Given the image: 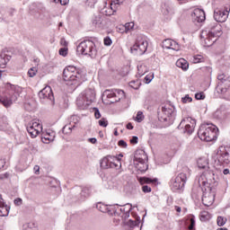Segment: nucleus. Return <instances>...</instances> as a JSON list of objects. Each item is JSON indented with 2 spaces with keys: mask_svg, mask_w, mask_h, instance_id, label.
I'll use <instances>...</instances> for the list:
<instances>
[{
  "mask_svg": "<svg viewBox=\"0 0 230 230\" xmlns=\"http://www.w3.org/2000/svg\"><path fill=\"white\" fill-rule=\"evenodd\" d=\"M198 184L203 193L202 202L209 208L215 202V191L218 186V181L215 178V172H207L198 177Z\"/></svg>",
  "mask_w": 230,
  "mask_h": 230,
  "instance_id": "f257e3e1",
  "label": "nucleus"
},
{
  "mask_svg": "<svg viewBox=\"0 0 230 230\" xmlns=\"http://www.w3.org/2000/svg\"><path fill=\"white\" fill-rule=\"evenodd\" d=\"M6 88L9 89V93L4 97H0V103L4 107H11L14 102H17L19 96L22 93V88L17 85L7 84Z\"/></svg>",
  "mask_w": 230,
  "mask_h": 230,
  "instance_id": "f03ea898",
  "label": "nucleus"
},
{
  "mask_svg": "<svg viewBox=\"0 0 230 230\" xmlns=\"http://www.w3.org/2000/svg\"><path fill=\"white\" fill-rule=\"evenodd\" d=\"M201 141H215L218 137V128L213 124H202L198 131Z\"/></svg>",
  "mask_w": 230,
  "mask_h": 230,
  "instance_id": "7ed1b4c3",
  "label": "nucleus"
},
{
  "mask_svg": "<svg viewBox=\"0 0 230 230\" xmlns=\"http://www.w3.org/2000/svg\"><path fill=\"white\" fill-rule=\"evenodd\" d=\"M222 35V25L216 23L212 26L211 31L208 32V31H202L200 34V38L204 40V46L209 48V46H213L215 44L214 40L215 37H220Z\"/></svg>",
  "mask_w": 230,
  "mask_h": 230,
  "instance_id": "20e7f679",
  "label": "nucleus"
},
{
  "mask_svg": "<svg viewBox=\"0 0 230 230\" xmlns=\"http://www.w3.org/2000/svg\"><path fill=\"white\" fill-rule=\"evenodd\" d=\"M95 99L96 93L94 92V89L88 88L77 97L76 105L82 111H85V109H87V107H89Z\"/></svg>",
  "mask_w": 230,
  "mask_h": 230,
  "instance_id": "39448f33",
  "label": "nucleus"
},
{
  "mask_svg": "<svg viewBox=\"0 0 230 230\" xmlns=\"http://www.w3.org/2000/svg\"><path fill=\"white\" fill-rule=\"evenodd\" d=\"M63 80L65 82H72L70 85H80L82 83V74L74 66H69L63 71Z\"/></svg>",
  "mask_w": 230,
  "mask_h": 230,
  "instance_id": "423d86ee",
  "label": "nucleus"
},
{
  "mask_svg": "<svg viewBox=\"0 0 230 230\" xmlns=\"http://www.w3.org/2000/svg\"><path fill=\"white\" fill-rule=\"evenodd\" d=\"M217 166H229L230 164V153L229 148L221 146L216 150L212 155Z\"/></svg>",
  "mask_w": 230,
  "mask_h": 230,
  "instance_id": "0eeeda50",
  "label": "nucleus"
},
{
  "mask_svg": "<svg viewBox=\"0 0 230 230\" xmlns=\"http://www.w3.org/2000/svg\"><path fill=\"white\" fill-rule=\"evenodd\" d=\"M189 177L190 172L188 173L180 172L177 176L172 177L169 182L172 191H182Z\"/></svg>",
  "mask_w": 230,
  "mask_h": 230,
  "instance_id": "6e6552de",
  "label": "nucleus"
},
{
  "mask_svg": "<svg viewBox=\"0 0 230 230\" xmlns=\"http://www.w3.org/2000/svg\"><path fill=\"white\" fill-rule=\"evenodd\" d=\"M76 49L77 53L91 57V58H95L98 53V50H96V45L91 40L81 41Z\"/></svg>",
  "mask_w": 230,
  "mask_h": 230,
  "instance_id": "1a4fd4ad",
  "label": "nucleus"
},
{
  "mask_svg": "<svg viewBox=\"0 0 230 230\" xmlns=\"http://www.w3.org/2000/svg\"><path fill=\"white\" fill-rule=\"evenodd\" d=\"M146 49H148V39L146 36L138 35L134 46L131 47V52L134 55L141 56L146 53Z\"/></svg>",
  "mask_w": 230,
  "mask_h": 230,
  "instance_id": "9d476101",
  "label": "nucleus"
},
{
  "mask_svg": "<svg viewBox=\"0 0 230 230\" xmlns=\"http://www.w3.org/2000/svg\"><path fill=\"white\" fill-rule=\"evenodd\" d=\"M173 112H175V107L170 104L163 106L162 112L158 117L159 121L165 123V125H172L173 121Z\"/></svg>",
  "mask_w": 230,
  "mask_h": 230,
  "instance_id": "9b49d317",
  "label": "nucleus"
},
{
  "mask_svg": "<svg viewBox=\"0 0 230 230\" xmlns=\"http://www.w3.org/2000/svg\"><path fill=\"white\" fill-rule=\"evenodd\" d=\"M101 168L102 170H109V168H115L119 170L121 166V162H119V158L112 155H107L101 160Z\"/></svg>",
  "mask_w": 230,
  "mask_h": 230,
  "instance_id": "f8f14e48",
  "label": "nucleus"
},
{
  "mask_svg": "<svg viewBox=\"0 0 230 230\" xmlns=\"http://www.w3.org/2000/svg\"><path fill=\"white\" fill-rule=\"evenodd\" d=\"M197 125V121L191 117L184 118L178 126L179 130H183L184 134L191 135L193 134V130H195V126Z\"/></svg>",
  "mask_w": 230,
  "mask_h": 230,
  "instance_id": "ddd939ff",
  "label": "nucleus"
},
{
  "mask_svg": "<svg viewBox=\"0 0 230 230\" xmlns=\"http://www.w3.org/2000/svg\"><path fill=\"white\" fill-rule=\"evenodd\" d=\"M139 155L141 156H139ZM139 155L136 153L134 157V165L138 172H146L148 170V164H146V154H145V151H140Z\"/></svg>",
  "mask_w": 230,
  "mask_h": 230,
  "instance_id": "4468645a",
  "label": "nucleus"
},
{
  "mask_svg": "<svg viewBox=\"0 0 230 230\" xmlns=\"http://www.w3.org/2000/svg\"><path fill=\"white\" fill-rule=\"evenodd\" d=\"M39 98L41 102L55 104V95H53V90L51 86H45L41 91L39 92Z\"/></svg>",
  "mask_w": 230,
  "mask_h": 230,
  "instance_id": "2eb2a0df",
  "label": "nucleus"
},
{
  "mask_svg": "<svg viewBox=\"0 0 230 230\" xmlns=\"http://www.w3.org/2000/svg\"><path fill=\"white\" fill-rule=\"evenodd\" d=\"M27 132L31 137H37L42 132V124L39 121L32 120L27 125Z\"/></svg>",
  "mask_w": 230,
  "mask_h": 230,
  "instance_id": "dca6fc26",
  "label": "nucleus"
},
{
  "mask_svg": "<svg viewBox=\"0 0 230 230\" xmlns=\"http://www.w3.org/2000/svg\"><path fill=\"white\" fill-rule=\"evenodd\" d=\"M137 181L142 186L143 193H150L152 191V188L145 184H155V182L157 181V179H152L148 177H137Z\"/></svg>",
  "mask_w": 230,
  "mask_h": 230,
  "instance_id": "f3484780",
  "label": "nucleus"
},
{
  "mask_svg": "<svg viewBox=\"0 0 230 230\" xmlns=\"http://www.w3.org/2000/svg\"><path fill=\"white\" fill-rule=\"evenodd\" d=\"M229 17L228 9L217 8L214 10V19L217 22H226Z\"/></svg>",
  "mask_w": 230,
  "mask_h": 230,
  "instance_id": "a211bd4d",
  "label": "nucleus"
},
{
  "mask_svg": "<svg viewBox=\"0 0 230 230\" xmlns=\"http://www.w3.org/2000/svg\"><path fill=\"white\" fill-rule=\"evenodd\" d=\"M163 48L164 49H172V51H180L181 50V45H179V43H177V41L173 40H164L163 41Z\"/></svg>",
  "mask_w": 230,
  "mask_h": 230,
  "instance_id": "6ab92c4d",
  "label": "nucleus"
},
{
  "mask_svg": "<svg viewBox=\"0 0 230 230\" xmlns=\"http://www.w3.org/2000/svg\"><path fill=\"white\" fill-rule=\"evenodd\" d=\"M123 3H125V0H112L111 9H109V11H104L105 15H112L114 12H116V10H118V8L123 4Z\"/></svg>",
  "mask_w": 230,
  "mask_h": 230,
  "instance_id": "aec40b11",
  "label": "nucleus"
},
{
  "mask_svg": "<svg viewBox=\"0 0 230 230\" xmlns=\"http://www.w3.org/2000/svg\"><path fill=\"white\" fill-rule=\"evenodd\" d=\"M162 13L167 17H172L173 15V5H172V3L170 2H164L162 4Z\"/></svg>",
  "mask_w": 230,
  "mask_h": 230,
  "instance_id": "412c9836",
  "label": "nucleus"
},
{
  "mask_svg": "<svg viewBox=\"0 0 230 230\" xmlns=\"http://www.w3.org/2000/svg\"><path fill=\"white\" fill-rule=\"evenodd\" d=\"M192 17L197 22H204L206 21V13L202 9H195Z\"/></svg>",
  "mask_w": 230,
  "mask_h": 230,
  "instance_id": "4be33fe9",
  "label": "nucleus"
},
{
  "mask_svg": "<svg viewBox=\"0 0 230 230\" xmlns=\"http://www.w3.org/2000/svg\"><path fill=\"white\" fill-rule=\"evenodd\" d=\"M92 24L94 28H105V20L102 15H95L92 19Z\"/></svg>",
  "mask_w": 230,
  "mask_h": 230,
  "instance_id": "5701e85b",
  "label": "nucleus"
},
{
  "mask_svg": "<svg viewBox=\"0 0 230 230\" xmlns=\"http://www.w3.org/2000/svg\"><path fill=\"white\" fill-rule=\"evenodd\" d=\"M8 213H10V207L6 205L3 196L0 195V217H8Z\"/></svg>",
  "mask_w": 230,
  "mask_h": 230,
  "instance_id": "b1692460",
  "label": "nucleus"
},
{
  "mask_svg": "<svg viewBox=\"0 0 230 230\" xmlns=\"http://www.w3.org/2000/svg\"><path fill=\"white\" fill-rule=\"evenodd\" d=\"M42 143H51V141H55V131L49 130L47 132L42 133L41 137Z\"/></svg>",
  "mask_w": 230,
  "mask_h": 230,
  "instance_id": "393cba45",
  "label": "nucleus"
},
{
  "mask_svg": "<svg viewBox=\"0 0 230 230\" xmlns=\"http://www.w3.org/2000/svg\"><path fill=\"white\" fill-rule=\"evenodd\" d=\"M198 168L200 170H206L203 173L210 172L213 173L212 171H209V162L206 158H199L198 159Z\"/></svg>",
  "mask_w": 230,
  "mask_h": 230,
  "instance_id": "a878e982",
  "label": "nucleus"
},
{
  "mask_svg": "<svg viewBox=\"0 0 230 230\" xmlns=\"http://www.w3.org/2000/svg\"><path fill=\"white\" fill-rule=\"evenodd\" d=\"M77 191H80V194L78 196L79 200H84L91 195V190L88 187L84 188H78Z\"/></svg>",
  "mask_w": 230,
  "mask_h": 230,
  "instance_id": "bb28decb",
  "label": "nucleus"
},
{
  "mask_svg": "<svg viewBox=\"0 0 230 230\" xmlns=\"http://www.w3.org/2000/svg\"><path fill=\"white\" fill-rule=\"evenodd\" d=\"M146 73H148V66H146L145 64L138 65L137 78H141V76H144Z\"/></svg>",
  "mask_w": 230,
  "mask_h": 230,
  "instance_id": "cd10ccee",
  "label": "nucleus"
},
{
  "mask_svg": "<svg viewBox=\"0 0 230 230\" xmlns=\"http://www.w3.org/2000/svg\"><path fill=\"white\" fill-rule=\"evenodd\" d=\"M177 67H180L183 71H188V68L190 67V64H188V61L184 58H180L176 61Z\"/></svg>",
  "mask_w": 230,
  "mask_h": 230,
  "instance_id": "c85d7f7f",
  "label": "nucleus"
},
{
  "mask_svg": "<svg viewBox=\"0 0 230 230\" xmlns=\"http://www.w3.org/2000/svg\"><path fill=\"white\" fill-rule=\"evenodd\" d=\"M11 58L12 57L7 54H0V67H4L8 64V62H10Z\"/></svg>",
  "mask_w": 230,
  "mask_h": 230,
  "instance_id": "c756f323",
  "label": "nucleus"
},
{
  "mask_svg": "<svg viewBox=\"0 0 230 230\" xmlns=\"http://www.w3.org/2000/svg\"><path fill=\"white\" fill-rule=\"evenodd\" d=\"M119 211L121 213H124L125 217H130V211H132V205L128 203L124 206H121L119 208Z\"/></svg>",
  "mask_w": 230,
  "mask_h": 230,
  "instance_id": "7c9ffc66",
  "label": "nucleus"
},
{
  "mask_svg": "<svg viewBox=\"0 0 230 230\" xmlns=\"http://www.w3.org/2000/svg\"><path fill=\"white\" fill-rule=\"evenodd\" d=\"M116 93L115 100L111 101V103H115L116 102H119L121 98H125V92L123 90H114Z\"/></svg>",
  "mask_w": 230,
  "mask_h": 230,
  "instance_id": "2f4dec72",
  "label": "nucleus"
},
{
  "mask_svg": "<svg viewBox=\"0 0 230 230\" xmlns=\"http://www.w3.org/2000/svg\"><path fill=\"white\" fill-rule=\"evenodd\" d=\"M96 208L99 211H101V213H109V211H111L109 207L102 202L97 203Z\"/></svg>",
  "mask_w": 230,
  "mask_h": 230,
  "instance_id": "473e14b6",
  "label": "nucleus"
},
{
  "mask_svg": "<svg viewBox=\"0 0 230 230\" xmlns=\"http://www.w3.org/2000/svg\"><path fill=\"white\" fill-rule=\"evenodd\" d=\"M215 118H217L218 119H226L227 118V115H226V111L219 109L215 112Z\"/></svg>",
  "mask_w": 230,
  "mask_h": 230,
  "instance_id": "72a5a7b5",
  "label": "nucleus"
},
{
  "mask_svg": "<svg viewBox=\"0 0 230 230\" xmlns=\"http://www.w3.org/2000/svg\"><path fill=\"white\" fill-rule=\"evenodd\" d=\"M103 96H106L109 99L116 100V93L115 90H105L103 93Z\"/></svg>",
  "mask_w": 230,
  "mask_h": 230,
  "instance_id": "f704fd0d",
  "label": "nucleus"
},
{
  "mask_svg": "<svg viewBox=\"0 0 230 230\" xmlns=\"http://www.w3.org/2000/svg\"><path fill=\"white\" fill-rule=\"evenodd\" d=\"M75 127L76 126L75 124H66L62 129L63 134H71V132H73V128H75Z\"/></svg>",
  "mask_w": 230,
  "mask_h": 230,
  "instance_id": "c9c22d12",
  "label": "nucleus"
},
{
  "mask_svg": "<svg viewBox=\"0 0 230 230\" xmlns=\"http://www.w3.org/2000/svg\"><path fill=\"white\" fill-rule=\"evenodd\" d=\"M23 230H38L37 224L27 223L23 226Z\"/></svg>",
  "mask_w": 230,
  "mask_h": 230,
  "instance_id": "e433bc0d",
  "label": "nucleus"
},
{
  "mask_svg": "<svg viewBox=\"0 0 230 230\" xmlns=\"http://www.w3.org/2000/svg\"><path fill=\"white\" fill-rule=\"evenodd\" d=\"M227 86L226 87H222V84L220 83L217 84V86L216 88L217 93H218V94H226V93H227Z\"/></svg>",
  "mask_w": 230,
  "mask_h": 230,
  "instance_id": "4c0bfd02",
  "label": "nucleus"
},
{
  "mask_svg": "<svg viewBox=\"0 0 230 230\" xmlns=\"http://www.w3.org/2000/svg\"><path fill=\"white\" fill-rule=\"evenodd\" d=\"M200 218L201 220H204V221L209 220V218H211V214H209V212L208 211H202L200 213Z\"/></svg>",
  "mask_w": 230,
  "mask_h": 230,
  "instance_id": "58836bf2",
  "label": "nucleus"
},
{
  "mask_svg": "<svg viewBox=\"0 0 230 230\" xmlns=\"http://www.w3.org/2000/svg\"><path fill=\"white\" fill-rule=\"evenodd\" d=\"M230 75H226V74H219L217 75V80L221 83V84H225L227 77H229Z\"/></svg>",
  "mask_w": 230,
  "mask_h": 230,
  "instance_id": "ea45409f",
  "label": "nucleus"
},
{
  "mask_svg": "<svg viewBox=\"0 0 230 230\" xmlns=\"http://www.w3.org/2000/svg\"><path fill=\"white\" fill-rule=\"evenodd\" d=\"M204 58L200 55H196L192 58L193 64H200V62H203Z\"/></svg>",
  "mask_w": 230,
  "mask_h": 230,
  "instance_id": "a19ab883",
  "label": "nucleus"
},
{
  "mask_svg": "<svg viewBox=\"0 0 230 230\" xmlns=\"http://www.w3.org/2000/svg\"><path fill=\"white\" fill-rule=\"evenodd\" d=\"M217 226H219L220 227H222V226H224V225L227 222V219L225 218L224 217L219 216V217H217Z\"/></svg>",
  "mask_w": 230,
  "mask_h": 230,
  "instance_id": "79ce46f5",
  "label": "nucleus"
},
{
  "mask_svg": "<svg viewBox=\"0 0 230 230\" xmlns=\"http://www.w3.org/2000/svg\"><path fill=\"white\" fill-rule=\"evenodd\" d=\"M143 119H145V115H143L142 111H138L137 113L135 121H137V123H141V121H143Z\"/></svg>",
  "mask_w": 230,
  "mask_h": 230,
  "instance_id": "37998d69",
  "label": "nucleus"
},
{
  "mask_svg": "<svg viewBox=\"0 0 230 230\" xmlns=\"http://www.w3.org/2000/svg\"><path fill=\"white\" fill-rule=\"evenodd\" d=\"M124 28H125L126 33L128 32V31H130V30H134V22H127V23L124 25Z\"/></svg>",
  "mask_w": 230,
  "mask_h": 230,
  "instance_id": "c03bdc74",
  "label": "nucleus"
},
{
  "mask_svg": "<svg viewBox=\"0 0 230 230\" xmlns=\"http://www.w3.org/2000/svg\"><path fill=\"white\" fill-rule=\"evenodd\" d=\"M181 102H182V103H191V102H193V99L191 97H190L189 94H187L181 98Z\"/></svg>",
  "mask_w": 230,
  "mask_h": 230,
  "instance_id": "a18cd8bd",
  "label": "nucleus"
},
{
  "mask_svg": "<svg viewBox=\"0 0 230 230\" xmlns=\"http://www.w3.org/2000/svg\"><path fill=\"white\" fill-rule=\"evenodd\" d=\"M35 75H37V68L36 67L30 68L28 71V75L31 78H33V76H35Z\"/></svg>",
  "mask_w": 230,
  "mask_h": 230,
  "instance_id": "49530a36",
  "label": "nucleus"
},
{
  "mask_svg": "<svg viewBox=\"0 0 230 230\" xmlns=\"http://www.w3.org/2000/svg\"><path fill=\"white\" fill-rule=\"evenodd\" d=\"M99 125L100 127H107L109 125V121L107 120V119L105 118H102L100 120H99Z\"/></svg>",
  "mask_w": 230,
  "mask_h": 230,
  "instance_id": "de8ad7c7",
  "label": "nucleus"
},
{
  "mask_svg": "<svg viewBox=\"0 0 230 230\" xmlns=\"http://www.w3.org/2000/svg\"><path fill=\"white\" fill-rule=\"evenodd\" d=\"M152 80H154V74L153 75H147L144 78L145 84H150V82H152Z\"/></svg>",
  "mask_w": 230,
  "mask_h": 230,
  "instance_id": "09e8293b",
  "label": "nucleus"
},
{
  "mask_svg": "<svg viewBox=\"0 0 230 230\" xmlns=\"http://www.w3.org/2000/svg\"><path fill=\"white\" fill-rule=\"evenodd\" d=\"M190 226H188V229H189V230H193V229H195V217H191V218L190 219Z\"/></svg>",
  "mask_w": 230,
  "mask_h": 230,
  "instance_id": "8fccbe9b",
  "label": "nucleus"
},
{
  "mask_svg": "<svg viewBox=\"0 0 230 230\" xmlns=\"http://www.w3.org/2000/svg\"><path fill=\"white\" fill-rule=\"evenodd\" d=\"M59 55L61 57H67V48H61L59 49Z\"/></svg>",
  "mask_w": 230,
  "mask_h": 230,
  "instance_id": "3c124183",
  "label": "nucleus"
},
{
  "mask_svg": "<svg viewBox=\"0 0 230 230\" xmlns=\"http://www.w3.org/2000/svg\"><path fill=\"white\" fill-rule=\"evenodd\" d=\"M196 100H204L206 98V95H204V93H198L195 94Z\"/></svg>",
  "mask_w": 230,
  "mask_h": 230,
  "instance_id": "603ef678",
  "label": "nucleus"
},
{
  "mask_svg": "<svg viewBox=\"0 0 230 230\" xmlns=\"http://www.w3.org/2000/svg\"><path fill=\"white\" fill-rule=\"evenodd\" d=\"M93 111H94V116H95L96 119H100L102 118L100 110H98V108H93Z\"/></svg>",
  "mask_w": 230,
  "mask_h": 230,
  "instance_id": "864d4df0",
  "label": "nucleus"
},
{
  "mask_svg": "<svg viewBox=\"0 0 230 230\" xmlns=\"http://www.w3.org/2000/svg\"><path fill=\"white\" fill-rule=\"evenodd\" d=\"M13 202H14L15 206H22V199L17 198V199H14Z\"/></svg>",
  "mask_w": 230,
  "mask_h": 230,
  "instance_id": "5fc2aeb1",
  "label": "nucleus"
},
{
  "mask_svg": "<svg viewBox=\"0 0 230 230\" xmlns=\"http://www.w3.org/2000/svg\"><path fill=\"white\" fill-rule=\"evenodd\" d=\"M111 44H112V40H111V38H105L104 46H111Z\"/></svg>",
  "mask_w": 230,
  "mask_h": 230,
  "instance_id": "6e6d98bb",
  "label": "nucleus"
},
{
  "mask_svg": "<svg viewBox=\"0 0 230 230\" xmlns=\"http://www.w3.org/2000/svg\"><path fill=\"white\" fill-rule=\"evenodd\" d=\"M118 145H119V146H121L122 148H127V142H125V140H119Z\"/></svg>",
  "mask_w": 230,
  "mask_h": 230,
  "instance_id": "4d7b16f0",
  "label": "nucleus"
},
{
  "mask_svg": "<svg viewBox=\"0 0 230 230\" xmlns=\"http://www.w3.org/2000/svg\"><path fill=\"white\" fill-rule=\"evenodd\" d=\"M88 6H91V8L94 7V4H96V0H87Z\"/></svg>",
  "mask_w": 230,
  "mask_h": 230,
  "instance_id": "13d9d810",
  "label": "nucleus"
},
{
  "mask_svg": "<svg viewBox=\"0 0 230 230\" xmlns=\"http://www.w3.org/2000/svg\"><path fill=\"white\" fill-rule=\"evenodd\" d=\"M137 141H138L137 137H133L130 139L131 145H137Z\"/></svg>",
  "mask_w": 230,
  "mask_h": 230,
  "instance_id": "bf43d9fd",
  "label": "nucleus"
},
{
  "mask_svg": "<svg viewBox=\"0 0 230 230\" xmlns=\"http://www.w3.org/2000/svg\"><path fill=\"white\" fill-rule=\"evenodd\" d=\"M88 142L92 143V145H96V143H98V140L96 139V137H92L88 138Z\"/></svg>",
  "mask_w": 230,
  "mask_h": 230,
  "instance_id": "052dcab7",
  "label": "nucleus"
},
{
  "mask_svg": "<svg viewBox=\"0 0 230 230\" xmlns=\"http://www.w3.org/2000/svg\"><path fill=\"white\" fill-rule=\"evenodd\" d=\"M200 192L199 194L195 193V189L192 190V199H199Z\"/></svg>",
  "mask_w": 230,
  "mask_h": 230,
  "instance_id": "680f3d73",
  "label": "nucleus"
},
{
  "mask_svg": "<svg viewBox=\"0 0 230 230\" xmlns=\"http://www.w3.org/2000/svg\"><path fill=\"white\" fill-rule=\"evenodd\" d=\"M225 84V87H230V75L227 77L226 81L223 83Z\"/></svg>",
  "mask_w": 230,
  "mask_h": 230,
  "instance_id": "e2e57ef3",
  "label": "nucleus"
},
{
  "mask_svg": "<svg viewBox=\"0 0 230 230\" xmlns=\"http://www.w3.org/2000/svg\"><path fill=\"white\" fill-rule=\"evenodd\" d=\"M4 164H6L4 159L0 158V170H2V168H4Z\"/></svg>",
  "mask_w": 230,
  "mask_h": 230,
  "instance_id": "0e129e2a",
  "label": "nucleus"
},
{
  "mask_svg": "<svg viewBox=\"0 0 230 230\" xmlns=\"http://www.w3.org/2000/svg\"><path fill=\"white\" fill-rule=\"evenodd\" d=\"M40 171V167L39 165L34 166V172L36 175H39V172Z\"/></svg>",
  "mask_w": 230,
  "mask_h": 230,
  "instance_id": "69168bd1",
  "label": "nucleus"
},
{
  "mask_svg": "<svg viewBox=\"0 0 230 230\" xmlns=\"http://www.w3.org/2000/svg\"><path fill=\"white\" fill-rule=\"evenodd\" d=\"M67 3H69V0H59V4H61L63 6H65V4H67Z\"/></svg>",
  "mask_w": 230,
  "mask_h": 230,
  "instance_id": "338daca9",
  "label": "nucleus"
},
{
  "mask_svg": "<svg viewBox=\"0 0 230 230\" xmlns=\"http://www.w3.org/2000/svg\"><path fill=\"white\" fill-rule=\"evenodd\" d=\"M223 173H224V175H229V173H230L229 169H228V168L224 169V170H223Z\"/></svg>",
  "mask_w": 230,
  "mask_h": 230,
  "instance_id": "774afa93",
  "label": "nucleus"
}]
</instances>
